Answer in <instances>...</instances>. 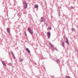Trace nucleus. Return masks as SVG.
I'll list each match as a JSON object with an SVG mask.
<instances>
[{"label":"nucleus","instance_id":"nucleus-1","mask_svg":"<svg viewBox=\"0 0 78 78\" xmlns=\"http://www.w3.org/2000/svg\"><path fill=\"white\" fill-rule=\"evenodd\" d=\"M23 8L24 9H27V3L26 2H24L23 3Z\"/></svg>","mask_w":78,"mask_h":78},{"label":"nucleus","instance_id":"nucleus-2","mask_svg":"<svg viewBox=\"0 0 78 78\" xmlns=\"http://www.w3.org/2000/svg\"><path fill=\"white\" fill-rule=\"evenodd\" d=\"M28 30L29 33H30L31 34H33V32L31 30V29L30 28H28Z\"/></svg>","mask_w":78,"mask_h":78},{"label":"nucleus","instance_id":"nucleus-3","mask_svg":"<svg viewBox=\"0 0 78 78\" xmlns=\"http://www.w3.org/2000/svg\"><path fill=\"white\" fill-rule=\"evenodd\" d=\"M47 34L48 37L49 38V39H50V36H51L50 33V32H47Z\"/></svg>","mask_w":78,"mask_h":78},{"label":"nucleus","instance_id":"nucleus-4","mask_svg":"<svg viewBox=\"0 0 78 78\" xmlns=\"http://www.w3.org/2000/svg\"><path fill=\"white\" fill-rule=\"evenodd\" d=\"M49 44L50 46H51V48H52V49H54V46H53V45H52L51 44V43H49Z\"/></svg>","mask_w":78,"mask_h":78},{"label":"nucleus","instance_id":"nucleus-5","mask_svg":"<svg viewBox=\"0 0 78 78\" xmlns=\"http://www.w3.org/2000/svg\"><path fill=\"white\" fill-rule=\"evenodd\" d=\"M7 32L8 33H10V29H9V28H8L7 29Z\"/></svg>","mask_w":78,"mask_h":78},{"label":"nucleus","instance_id":"nucleus-6","mask_svg":"<svg viewBox=\"0 0 78 78\" xmlns=\"http://www.w3.org/2000/svg\"><path fill=\"white\" fill-rule=\"evenodd\" d=\"M66 43H67V44H68V45H69V41H68V39H67V38L66 37Z\"/></svg>","mask_w":78,"mask_h":78},{"label":"nucleus","instance_id":"nucleus-7","mask_svg":"<svg viewBox=\"0 0 78 78\" xmlns=\"http://www.w3.org/2000/svg\"><path fill=\"white\" fill-rule=\"evenodd\" d=\"M26 51H27V52L28 53H30V50H29L28 48H26Z\"/></svg>","mask_w":78,"mask_h":78},{"label":"nucleus","instance_id":"nucleus-8","mask_svg":"<svg viewBox=\"0 0 78 78\" xmlns=\"http://www.w3.org/2000/svg\"><path fill=\"white\" fill-rule=\"evenodd\" d=\"M19 61L20 62H22L23 61V59L22 58H19Z\"/></svg>","mask_w":78,"mask_h":78},{"label":"nucleus","instance_id":"nucleus-9","mask_svg":"<svg viewBox=\"0 0 78 78\" xmlns=\"http://www.w3.org/2000/svg\"><path fill=\"white\" fill-rule=\"evenodd\" d=\"M2 63L3 66H6V64L4 62L2 61Z\"/></svg>","mask_w":78,"mask_h":78},{"label":"nucleus","instance_id":"nucleus-10","mask_svg":"<svg viewBox=\"0 0 78 78\" xmlns=\"http://www.w3.org/2000/svg\"><path fill=\"white\" fill-rule=\"evenodd\" d=\"M56 62H58V63H60V60L59 59H58L56 60Z\"/></svg>","mask_w":78,"mask_h":78},{"label":"nucleus","instance_id":"nucleus-11","mask_svg":"<svg viewBox=\"0 0 78 78\" xmlns=\"http://www.w3.org/2000/svg\"><path fill=\"white\" fill-rule=\"evenodd\" d=\"M34 7L35 8H38V5H34Z\"/></svg>","mask_w":78,"mask_h":78},{"label":"nucleus","instance_id":"nucleus-12","mask_svg":"<svg viewBox=\"0 0 78 78\" xmlns=\"http://www.w3.org/2000/svg\"><path fill=\"white\" fill-rule=\"evenodd\" d=\"M62 45L63 47H64V42H62Z\"/></svg>","mask_w":78,"mask_h":78},{"label":"nucleus","instance_id":"nucleus-13","mask_svg":"<svg viewBox=\"0 0 78 78\" xmlns=\"http://www.w3.org/2000/svg\"><path fill=\"white\" fill-rule=\"evenodd\" d=\"M65 77L66 78H70V77H69V76H66Z\"/></svg>","mask_w":78,"mask_h":78},{"label":"nucleus","instance_id":"nucleus-14","mask_svg":"<svg viewBox=\"0 0 78 78\" xmlns=\"http://www.w3.org/2000/svg\"><path fill=\"white\" fill-rule=\"evenodd\" d=\"M12 56H13V58H14V59H16V57H15V56H14V55H13Z\"/></svg>","mask_w":78,"mask_h":78},{"label":"nucleus","instance_id":"nucleus-15","mask_svg":"<svg viewBox=\"0 0 78 78\" xmlns=\"http://www.w3.org/2000/svg\"><path fill=\"white\" fill-rule=\"evenodd\" d=\"M51 27H48V30H51Z\"/></svg>","mask_w":78,"mask_h":78},{"label":"nucleus","instance_id":"nucleus-16","mask_svg":"<svg viewBox=\"0 0 78 78\" xmlns=\"http://www.w3.org/2000/svg\"><path fill=\"white\" fill-rule=\"evenodd\" d=\"M9 66H12V64L11 63H9Z\"/></svg>","mask_w":78,"mask_h":78},{"label":"nucleus","instance_id":"nucleus-17","mask_svg":"<svg viewBox=\"0 0 78 78\" xmlns=\"http://www.w3.org/2000/svg\"><path fill=\"white\" fill-rule=\"evenodd\" d=\"M11 53H12V55H14V53H13V52H12H12H11Z\"/></svg>","mask_w":78,"mask_h":78},{"label":"nucleus","instance_id":"nucleus-18","mask_svg":"<svg viewBox=\"0 0 78 78\" xmlns=\"http://www.w3.org/2000/svg\"><path fill=\"white\" fill-rule=\"evenodd\" d=\"M44 21V20H41V21H40V22H43Z\"/></svg>","mask_w":78,"mask_h":78},{"label":"nucleus","instance_id":"nucleus-19","mask_svg":"<svg viewBox=\"0 0 78 78\" xmlns=\"http://www.w3.org/2000/svg\"><path fill=\"white\" fill-rule=\"evenodd\" d=\"M70 8H71V9H73V7H71Z\"/></svg>","mask_w":78,"mask_h":78},{"label":"nucleus","instance_id":"nucleus-20","mask_svg":"<svg viewBox=\"0 0 78 78\" xmlns=\"http://www.w3.org/2000/svg\"><path fill=\"white\" fill-rule=\"evenodd\" d=\"M72 31H74V30H75L74 28H72Z\"/></svg>","mask_w":78,"mask_h":78},{"label":"nucleus","instance_id":"nucleus-21","mask_svg":"<svg viewBox=\"0 0 78 78\" xmlns=\"http://www.w3.org/2000/svg\"><path fill=\"white\" fill-rule=\"evenodd\" d=\"M25 36H27V34H26V32H25Z\"/></svg>","mask_w":78,"mask_h":78},{"label":"nucleus","instance_id":"nucleus-22","mask_svg":"<svg viewBox=\"0 0 78 78\" xmlns=\"http://www.w3.org/2000/svg\"><path fill=\"white\" fill-rule=\"evenodd\" d=\"M44 19V18H43V17H41V19Z\"/></svg>","mask_w":78,"mask_h":78},{"label":"nucleus","instance_id":"nucleus-23","mask_svg":"<svg viewBox=\"0 0 78 78\" xmlns=\"http://www.w3.org/2000/svg\"><path fill=\"white\" fill-rule=\"evenodd\" d=\"M44 20H45V18H44Z\"/></svg>","mask_w":78,"mask_h":78}]
</instances>
